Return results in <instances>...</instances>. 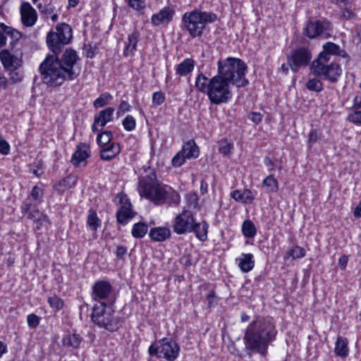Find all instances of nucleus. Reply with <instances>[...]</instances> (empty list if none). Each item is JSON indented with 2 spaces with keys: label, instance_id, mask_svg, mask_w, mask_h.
I'll use <instances>...</instances> for the list:
<instances>
[{
  "label": "nucleus",
  "instance_id": "obj_34",
  "mask_svg": "<svg viewBox=\"0 0 361 361\" xmlns=\"http://www.w3.org/2000/svg\"><path fill=\"white\" fill-rule=\"evenodd\" d=\"M262 185L270 192H276L279 190L278 180L271 174L263 180Z\"/></svg>",
  "mask_w": 361,
  "mask_h": 361
},
{
  "label": "nucleus",
  "instance_id": "obj_18",
  "mask_svg": "<svg viewBox=\"0 0 361 361\" xmlns=\"http://www.w3.org/2000/svg\"><path fill=\"white\" fill-rule=\"evenodd\" d=\"M112 292V286L105 281H97L92 287V298L95 301L105 300Z\"/></svg>",
  "mask_w": 361,
  "mask_h": 361
},
{
  "label": "nucleus",
  "instance_id": "obj_55",
  "mask_svg": "<svg viewBox=\"0 0 361 361\" xmlns=\"http://www.w3.org/2000/svg\"><path fill=\"white\" fill-rule=\"evenodd\" d=\"M76 181L77 180L75 176H68L59 183V185L71 188L75 185Z\"/></svg>",
  "mask_w": 361,
  "mask_h": 361
},
{
  "label": "nucleus",
  "instance_id": "obj_46",
  "mask_svg": "<svg viewBox=\"0 0 361 361\" xmlns=\"http://www.w3.org/2000/svg\"><path fill=\"white\" fill-rule=\"evenodd\" d=\"M40 218H38V220L35 223V230H41L45 229L47 230L48 227L50 224V222L48 219L47 215H39Z\"/></svg>",
  "mask_w": 361,
  "mask_h": 361
},
{
  "label": "nucleus",
  "instance_id": "obj_50",
  "mask_svg": "<svg viewBox=\"0 0 361 361\" xmlns=\"http://www.w3.org/2000/svg\"><path fill=\"white\" fill-rule=\"evenodd\" d=\"M165 101L164 93L159 91L155 92L152 94V104L154 106H159L162 104Z\"/></svg>",
  "mask_w": 361,
  "mask_h": 361
},
{
  "label": "nucleus",
  "instance_id": "obj_12",
  "mask_svg": "<svg viewBox=\"0 0 361 361\" xmlns=\"http://www.w3.org/2000/svg\"><path fill=\"white\" fill-rule=\"evenodd\" d=\"M312 59L310 51L306 48H299L294 50L288 56V65L291 70L296 73L300 68L307 66Z\"/></svg>",
  "mask_w": 361,
  "mask_h": 361
},
{
  "label": "nucleus",
  "instance_id": "obj_32",
  "mask_svg": "<svg viewBox=\"0 0 361 361\" xmlns=\"http://www.w3.org/2000/svg\"><path fill=\"white\" fill-rule=\"evenodd\" d=\"M241 230L243 235L247 238H253L257 234L256 226L250 219L243 221Z\"/></svg>",
  "mask_w": 361,
  "mask_h": 361
},
{
  "label": "nucleus",
  "instance_id": "obj_48",
  "mask_svg": "<svg viewBox=\"0 0 361 361\" xmlns=\"http://www.w3.org/2000/svg\"><path fill=\"white\" fill-rule=\"evenodd\" d=\"M188 159L180 151H179L172 159L171 163L174 167H180L183 165Z\"/></svg>",
  "mask_w": 361,
  "mask_h": 361
},
{
  "label": "nucleus",
  "instance_id": "obj_61",
  "mask_svg": "<svg viewBox=\"0 0 361 361\" xmlns=\"http://www.w3.org/2000/svg\"><path fill=\"white\" fill-rule=\"evenodd\" d=\"M353 108L361 110V94H357L353 99Z\"/></svg>",
  "mask_w": 361,
  "mask_h": 361
},
{
  "label": "nucleus",
  "instance_id": "obj_40",
  "mask_svg": "<svg viewBox=\"0 0 361 361\" xmlns=\"http://www.w3.org/2000/svg\"><path fill=\"white\" fill-rule=\"evenodd\" d=\"M306 87L310 91L319 92L323 90V84L319 78H313L308 80Z\"/></svg>",
  "mask_w": 361,
  "mask_h": 361
},
{
  "label": "nucleus",
  "instance_id": "obj_33",
  "mask_svg": "<svg viewBox=\"0 0 361 361\" xmlns=\"http://www.w3.org/2000/svg\"><path fill=\"white\" fill-rule=\"evenodd\" d=\"M82 341V338L80 335L76 334H68L63 338V344L65 346L78 348Z\"/></svg>",
  "mask_w": 361,
  "mask_h": 361
},
{
  "label": "nucleus",
  "instance_id": "obj_27",
  "mask_svg": "<svg viewBox=\"0 0 361 361\" xmlns=\"http://www.w3.org/2000/svg\"><path fill=\"white\" fill-rule=\"evenodd\" d=\"M231 197L235 201L243 203H251L255 200L252 192L249 189H245L243 191L235 190L231 192Z\"/></svg>",
  "mask_w": 361,
  "mask_h": 361
},
{
  "label": "nucleus",
  "instance_id": "obj_15",
  "mask_svg": "<svg viewBox=\"0 0 361 361\" xmlns=\"http://www.w3.org/2000/svg\"><path fill=\"white\" fill-rule=\"evenodd\" d=\"M114 113V108L107 107L95 114L94 123L92 126V132L94 133L100 132L106 123L112 121Z\"/></svg>",
  "mask_w": 361,
  "mask_h": 361
},
{
  "label": "nucleus",
  "instance_id": "obj_16",
  "mask_svg": "<svg viewBox=\"0 0 361 361\" xmlns=\"http://www.w3.org/2000/svg\"><path fill=\"white\" fill-rule=\"evenodd\" d=\"M160 342L161 345L159 353L169 361L175 360L178 357L180 351V348L176 342L166 338H162Z\"/></svg>",
  "mask_w": 361,
  "mask_h": 361
},
{
  "label": "nucleus",
  "instance_id": "obj_20",
  "mask_svg": "<svg viewBox=\"0 0 361 361\" xmlns=\"http://www.w3.org/2000/svg\"><path fill=\"white\" fill-rule=\"evenodd\" d=\"M0 60L4 67L10 71L18 69L22 63L21 59L11 54L8 49H3L0 51Z\"/></svg>",
  "mask_w": 361,
  "mask_h": 361
},
{
  "label": "nucleus",
  "instance_id": "obj_4",
  "mask_svg": "<svg viewBox=\"0 0 361 361\" xmlns=\"http://www.w3.org/2000/svg\"><path fill=\"white\" fill-rule=\"evenodd\" d=\"M217 64L216 75L224 80H226L237 87H245L249 83L248 80L245 78L247 67L243 60L228 57L224 60H219Z\"/></svg>",
  "mask_w": 361,
  "mask_h": 361
},
{
  "label": "nucleus",
  "instance_id": "obj_13",
  "mask_svg": "<svg viewBox=\"0 0 361 361\" xmlns=\"http://www.w3.org/2000/svg\"><path fill=\"white\" fill-rule=\"evenodd\" d=\"M329 27L330 23L325 20H310L304 29V34L310 39L318 37H327Z\"/></svg>",
  "mask_w": 361,
  "mask_h": 361
},
{
  "label": "nucleus",
  "instance_id": "obj_25",
  "mask_svg": "<svg viewBox=\"0 0 361 361\" xmlns=\"http://www.w3.org/2000/svg\"><path fill=\"white\" fill-rule=\"evenodd\" d=\"M195 61L191 59H185L181 63L176 66V75L185 77L190 75L195 68Z\"/></svg>",
  "mask_w": 361,
  "mask_h": 361
},
{
  "label": "nucleus",
  "instance_id": "obj_54",
  "mask_svg": "<svg viewBox=\"0 0 361 361\" xmlns=\"http://www.w3.org/2000/svg\"><path fill=\"white\" fill-rule=\"evenodd\" d=\"M130 109L131 106L127 101H121L118 106V110L116 113L117 116L119 117L120 116L124 114L126 112L129 111Z\"/></svg>",
  "mask_w": 361,
  "mask_h": 361
},
{
  "label": "nucleus",
  "instance_id": "obj_2",
  "mask_svg": "<svg viewBox=\"0 0 361 361\" xmlns=\"http://www.w3.org/2000/svg\"><path fill=\"white\" fill-rule=\"evenodd\" d=\"M137 191L140 195L157 205L168 204L178 205L180 196L171 186L164 184L157 178L155 172L149 171L147 174L139 178Z\"/></svg>",
  "mask_w": 361,
  "mask_h": 361
},
{
  "label": "nucleus",
  "instance_id": "obj_3",
  "mask_svg": "<svg viewBox=\"0 0 361 361\" xmlns=\"http://www.w3.org/2000/svg\"><path fill=\"white\" fill-rule=\"evenodd\" d=\"M231 83L216 75L209 79L203 73L197 75V89L207 95L211 103L219 105L228 103L233 97Z\"/></svg>",
  "mask_w": 361,
  "mask_h": 361
},
{
  "label": "nucleus",
  "instance_id": "obj_52",
  "mask_svg": "<svg viewBox=\"0 0 361 361\" xmlns=\"http://www.w3.org/2000/svg\"><path fill=\"white\" fill-rule=\"evenodd\" d=\"M320 138V134L316 130H312L308 135V147H311Z\"/></svg>",
  "mask_w": 361,
  "mask_h": 361
},
{
  "label": "nucleus",
  "instance_id": "obj_37",
  "mask_svg": "<svg viewBox=\"0 0 361 361\" xmlns=\"http://www.w3.org/2000/svg\"><path fill=\"white\" fill-rule=\"evenodd\" d=\"M112 99V96L109 92H104L96 99L93 102V106L94 108H102L107 104H109Z\"/></svg>",
  "mask_w": 361,
  "mask_h": 361
},
{
  "label": "nucleus",
  "instance_id": "obj_56",
  "mask_svg": "<svg viewBox=\"0 0 361 361\" xmlns=\"http://www.w3.org/2000/svg\"><path fill=\"white\" fill-rule=\"evenodd\" d=\"M248 118L251 120L252 122L258 124L262 121V115L258 112H252L249 114Z\"/></svg>",
  "mask_w": 361,
  "mask_h": 361
},
{
  "label": "nucleus",
  "instance_id": "obj_29",
  "mask_svg": "<svg viewBox=\"0 0 361 361\" xmlns=\"http://www.w3.org/2000/svg\"><path fill=\"white\" fill-rule=\"evenodd\" d=\"M149 235L152 240L161 242L165 240L170 236L171 231L167 228L157 227L152 228Z\"/></svg>",
  "mask_w": 361,
  "mask_h": 361
},
{
  "label": "nucleus",
  "instance_id": "obj_62",
  "mask_svg": "<svg viewBox=\"0 0 361 361\" xmlns=\"http://www.w3.org/2000/svg\"><path fill=\"white\" fill-rule=\"evenodd\" d=\"M216 295L215 291L214 290H212L209 294L207 296V300L208 301L209 307H212L214 303V299H215Z\"/></svg>",
  "mask_w": 361,
  "mask_h": 361
},
{
  "label": "nucleus",
  "instance_id": "obj_17",
  "mask_svg": "<svg viewBox=\"0 0 361 361\" xmlns=\"http://www.w3.org/2000/svg\"><path fill=\"white\" fill-rule=\"evenodd\" d=\"M20 20L25 27H32L37 20L36 10L28 2H23L20 8Z\"/></svg>",
  "mask_w": 361,
  "mask_h": 361
},
{
  "label": "nucleus",
  "instance_id": "obj_58",
  "mask_svg": "<svg viewBox=\"0 0 361 361\" xmlns=\"http://www.w3.org/2000/svg\"><path fill=\"white\" fill-rule=\"evenodd\" d=\"M42 192L41 189L37 186H34L32 188L31 192V196L34 200H37L40 196H42Z\"/></svg>",
  "mask_w": 361,
  "mask_h": 361
},
{
  "label": "nucleus",
  "instance_id": "obj_57",
  "mask_svg": "<svg viewBox=\"0 0 361 361\" xmlns=\"http://www.w3.org/2000/svg\"><path fill=\"white\" fill-rule=\"evenodd\" d=\"M23 75L20 72L11 71L10 73V80L13 83H18L22 80Z\"/></svg>",
  "mask_w": 361,
  "mask_h": 361
},
{
  "label": "nucleus",
  "instance_id": "obj_22",
  "mask_svg": "<svg viewBox=\"0 0 361 361\" xmlns=\"http://www.w3.org/2000/svg\"><path fill=\"white\" fill-rule=\"evenodd\" d=\"M90 156V149L88 145L81 142L77 146L75 152L72 155L71 163L75 166H79L80 164L85 162Z\"/></svg>",
  "mask_w": 361,
  "mask_h": 361
},
{
  "label": "nucleus",
  "instance_id": "obj_45",
  "mask_svg": "<svg viewBox=\"0 0 361 361\" xmlns=\"http://www.w3.org/2000/svg\"><path fill=\"white\" fill-rule=\"evenodd\" d=\"M233 148V144L228 142L226 140H222L219 142V151L224 155L230 154Z\"/></svg>",
  "mask_w": 361,
  "mask_h": 361
},
{
  "label": "nucleus",
  "instance_id": "obj_11",
  "mask_svg": "<svg viewBox=\"0 0 361 361\" xmlns=\"http://www.w3.org/2000/svg\"><path fill=\"white\" fill-rule=\"evenodd\" d=\"M195 226V218L190 210L183 209L173 222V231L179 235L191 233Z\"/></svg>",
  "mask_w": 361,
  "mask_h": 361
},
{
  "label": "nucleus",
  "instance_id": "obj_35",
  "mask_svg": "<svg viewBox=\"0 0 361 361\" xmlns=\"http://www.w3.org/2000/svg\"><path fill=\"white\" fill-rule=\"evenodd\" d=\"M147 231V225L145 223L139 222L133 225L131 233L134 238H142L146 235Z\"/></svg>",
  "mask_w": 361,
  "mask_h": 361
},
{
  "label": "nucleus",
  "instance_id": "obj_9",
  "mask_svg": "<svg viewBox=\"0 0 361 361\" xmlns=\"http://www.w3.org/2000/svg\"><path fill=\"white\" fill-rule=\"evenodd\" d=\"M72 38V30L69 25L61 23L56 27V31H50L47 35L49 49L57 55L62 47L68 44Z\"/></svg>",
  "mask_w": 361,
  "mask_h": 361
},
{
  "label": "nucleus",
  "instance_id": "obj_23",
  "mask_svg": "<svg viewBox=\"0 0 361 361\" xmlns=\"http://www.w3.org/2000/svg\"><path fill=\"white\" fill-rule=\"evenodd\" d=\"M121 152V147L118 142H111L101 148L99 152L100 159L104 161H111L117 157Z\"/></svg>",
  "mask_w": 361,
  "mask_h": 361
},
{
  "label": "nucleus",
  "instance_id": "obj_7",
  "mask_svg": "<svg viewBox=\"0 0 361 361\" xmlns=\"http://www.w3.org/2000/svg\"><path fill=\"white\" fill-rule=\"evenodd\" d=\"M114 313L111 305L98 301L93 307L91 317L94 323L99 327L114 332L121 326L120 318L114 316Z\"/></svg>",
  "mask_w": 361,
  "mask_h": 361
},
{
  "label": "nucleus",
  "instance_id": "obj_8",
  "mask_svg": "<svg viewBox=\"0 0 361 361\" xmlns=\"http://www.w3.org/2000/svg\"><path fill=\"white\" fill-rule=\"evenodd\" d=\"M325 54L319 55L310 66L311 71L316 76L328 80L332 82L338 80L342 69L336 59H330Z\"/></svg>",
  "mask_w": 361,
  "mask_h": 361
},
{
  "label": "nucleus",
  "instance_id": "obj_36",
  "mask_svg": "<svg viewBox=\"0 0 361 361\" xmlns=\"http://www.w3.org/2000/svg\"><path fill=\"white\" fill-rule=\"evenodd\" d=\"M113 138V134L111 131L105 130L98 134L97 142L99 147H103L107 145H110Z\"/></svg>",
  "mask_w": 361,
  "mask_h": 361
},
{
  "label": "nucleus",
  "instance_id": "obj_49",
  "mask_svg": "<svg viewBox=\"0 0 361 361\" xmlns=\"http://www.w3.org/2000/svg\"><path fill=\"white\" fill-rule=\"evenodd\" d=\"M187 204L189 208H195L198 205V196L195 192H190L185 197Z\"/></svg>",
  "mask_w": 361,
  "mask_h": 361
},
{
  "label": "nucleus",
  "instance_id": "obj_21",
  "mask_svg": "<svg viewBox=\"0 0 361 361\" xmlns=\"http://www.w3.org/2000/svg\"><path fill=\"white\" fill-rule=\"evenodd\" d=\"M326 54L330 59H336L337 60V56H341L345 59V61L348 62L350 57L346 53V51L341 47L331 42H327L323 45V51L319 55Z\"/></svg>",
  "mask_w": 361,
  "mask_h": 361
},
{
  "label": "nucleus",
  "instance_id": "obj_14",
  "mask_svg": "<svg viewBox=\"0 0 361 361\" xmlns=\"http://www.w3.org/2000/svg\"><path fill=\"white\" fill-rule=\"evenodd\" d=\"M117 198L121 207L116 213V219L119 224L126 225L134 216L132 205L126 195L118 194Z\"/></svg>",
  "mask_w": 361,
  "mask_h": 361
},
{
  "label": "nucleus",
  "instance_id": "obj_53",
  "mask_svg": "<svg viewBox=\"0 0 361 361\" xmlns=\"http://www.w3.org/2000/svg\"><path fill=\"white\" fill-rule=\"evenodd\" d=\"M11 149L10 145L4 140L0 135V154L7 155L9 154Z\"/></svg>",
  "mask_w": 361,
  "mask_h": 361
},
{
  "label": "nucleus",
  "instance_id": "obj_64",
  "mask_svg": "<svg viewBox=\"0 0 361 361\" xmlns=\"http://www.w3.org/2000/svg\"><path fill=\"white\" fill-rule=\"evenodd\" d=\"M342 16L345 19L349 20V19L353 18L355 16V15L350 9L345 8V9H343V11L342 12Z\"/></svg>",
  "mask_w": 361,
  "mask_h": 361
},
{
  "label": "nucleus",
  "instance_id": "obj_42",
  "mask_svg": "<svg viewBox=\"0 0 361 361\" xmlns=\"http://www.w3.org/2000/svg\"><path fill=\"white\" fill-rule=\"evenodd\" d=\"M128 6L135 11H142L146 8L145 0H125Z\"/></svg>",
  "mask_w": 361,
  "mask_h": 361
},
{
  "label": "nucleus",
  "instance_id": "obj_19",
  "mask_svg": "<svg viewBox=\"0 0 361 361\" xmlns=\"http://www.w3.org/2000/svg\"><path fill=\"white\" fill-rule=\"evenodd\" d=\"M175 15V10L171 6H165L158 13H154L151 17L152 23L158 26L161 24H169Z\"/></svg>",
  "mask_w": 361,
  "mask_h": 361
},
{
  "label": "nucleus",
  "instance_id": "obj_60",
  "mask_svg": "<svg viewBox=\"0 0 361 361\" xmlns=\"http://www.w3.org/2000/svg\"><path fill=\"white\" fill-rule=\"evenodd\" d=\"M8 85V81L6 77L4 75L0 73V91L1 90H5L7 88Z\"/></svg>",
  "mask_w": 361,
  "mask_h": 361
},
{
  "label": "nucleus",
  "instance_id": "obj_47",
  "mask_svg": "<svg viewBox=\"0 0 361 361\" xmlns=\"http://www.w3.org/2000/svg\"><path fill=\"white\" fill-rule=\"evenodd\" d=\"M348 120L356 126H361V110L355 109V111L348 114Z\"/></svg>",
  "mask_w": 361,
  "mask_h": 361
},
{
  "label": "nucleus",
  "instance_id": "obj_44",
  "mask_svg": "<svg viewBox=\"0 0 361 361\" xmlns=\"http://www.w3.org/2000/svg\"><path fill=\"white\" fill-rule=\"evenodd\" d=\"M123 128L127 131H133L136 127V121L131 115H128L122 121Z\"/></svg>",
  "mask_w": 361,
  "mask_h": 361
},
{
  "label": "nucleus",
  "instance_id": "obj_24",
  "mask_svg": "<svg viewBox=\"0 0 361 361\" xmlns=\"http://www.w3.org/2000/svg\"><path fill=\"white\" fill-rule=\"evenodd\" d=\"M235 261L241 271L244 273L249 272L255 267L254 256L251 253H243L235 259Z\"/></svg>",
  "mask_w": 361,
  "mask_h": 361
},
{
  "label": "nucleus",
  "instance_id": "obj_38",
  "mask_svg": "<svg viewBox=\"0 0 361 361\" xmlns=\"http://www.w3.org/2000/svg\"><path fill=\"white\" fill-rule=\"evenodd\" d=\"M306 252L304 248L295 245L290 249L287 253L286 257L285 258L291 257L293 259H296L299 258L304 257L305 256Z\"/></svg>",
  "mask_w": 361,
  "mask_h": 361
},
{
  "label": "nucleus",
  "instance_id": "obj_39",
  "mask_svg": "<svg viewBox=\"0 0 361 361\" xmlns=\"http://www.w3.org/2000/svg\"><path fill=\"white\" fill-rule=\"evenodd\" d=\"M87 225L93 230L97 231L98 227L100 226V221L97 216V213L92 210L90 209L88 212L87 216Z\"/></svg>",
  "mask_w": 361,
  "mask_h": 361
},
{
  "label": "nucleus",
  "instance_id": "obj_43",
  "mask_svg": "<svg viewBox=\"0 0 361 361\" xmlns=\"http://www.w3.org/2000/svg\"><path fill=\"white\" fill-rule=\"evenodd\" d=\"M48 303L54 312H59L63 307V301L60 298L54 295L48 298Z\"/></svg>",
  "mask_w": 361,
  "mask_h": 361
},
{
  "label": "nucleus",
  "instance_id": "obj_5",
  "mask_svg": "<svg viewBox=\"0 0 361 361\" xmlns=\"http://www.w3.org/2000/svg\"><path fill=\"white\" fill-rule=\"evenodd\" d=\"M216 20L217 16L214 13L199 9L185 12L181 18L183 26L192 38L201 37L207 25Z\"/></svg>",
  "mask_w": 361,
  "mask_h": 361
},
{
  "label": "nucleus",
  "instance_id": "obj_63",
  "mask_svg": "<svg viewBox=\"0 0 361 361\" xmlns=\"http://www.w3.org/2000/svg\"><path fill=\"white\" fill-rule=\"evenodd\" d=\"M39 215H44V214L40 213L38 210H35L30 212L28 218L33 220L34 223H35L38 220V218H40Z\"/></svg>",
  "mask_w": 361,
  "mask_h": 361
},
{
  "label": "nucleus",
  "instance_id": "obj_31",
  "mask_svg": "<svg viewBox=\"0 0 361 361\" xmlns=\"http://www.w3.org/2000/svg\"><path fill=\"white\" fill-rule=\"evenodd\" d=\"M348 341L345 338L339 336L338 337L334 353L335 354L341 357H345L348 355Z\"/></svg>",
  "mask_w": 361,
  "mask_h": 361
},
{
  "label": "nucleus",
  "instance_id": "obj_51",
  "mask_svg": "<svg viewBox=\"0 0 361 361\" xmlns=\"http://www.w3.org/2000/svg\"><path fill=\"white\" fill-rule=\"evenodd\" d=\"M40 319L35 314H30L27 316V322L29 327L35 329L39 324Z\"/></svg>",
  "mask_w": 361,
  "mask_h": 361
},
{
  "label": "nucleus",
  "instance_id": "obj_26",
  "mask_svg": "<svg viewBox=\"0 0 361 361\" xmlns=\"http://www.w3.org/2000/svg\"><path fill=\"white\" fill-rule=\"evenodd\" d=\"M139 33L137 31H134L133 33L128 36L127 41L125 42L123 49V56L126 57L133 56L136 51L137 44L139 39Z\"/></svg>",
  "mask_w": 361,
  "mask_h": 361
},
{
  "label": "nucleus",
  "instance_id": "obj_1",
  "mask_svg": "<svg viewBox=\"0 0 361 361\" xmlns=\"http://www.w3.org/2000/svg\"><path fill=\"white\" fill-rule=\"evenodd\" d=\"M277 331L271 319L257 317L246 328L243 336L245 347L252 353L265 355L270 342L276 338Z\"/></svg>",
  "mask_w": 361,
  "mask_h": 361
},
{
  "label": "nucleus",
  "instance_id": "obj_28",
  "mask_svg": "<svg viewBox=\"0 0 361 361\" xmlns=\"http://www.w3.org/2000/svg\"><path fill=\"white\" fill-rule=\"evenodd\" d=\"M180 152L188 159L197 158L200 152L197 145L193 140H189L185 143Z\"/></svg>",
  "mask_w": 361,
  "mask_h": 361
},
{
  "label": "nucleus",
  "instance_id": "obj_10",
  "mask_svg": "<svg viewBox=\"0 0 361 361\" xmlns=\"http://www.w3.org/2000/svg\"><path fill=\"white\" fill-rule=\"evenodd\" d=\"M80 61L77 52L72 49H66L61 58H58V62L67 75L68 80H73L80 75Z\"/></svg>",
  "mask_w": 361,
  "mask_h": 361
},
{
  "label": "nucleus",
  "instance_id": "obj_59",
  "mask_svg": "<svg viewBox=\"0 0 361 361\" xmlns=\"http://www.w3.org/2000/svg\"><path fill=\"white\" fill-rule=\"evenodd\" d=\"M54 6L51 4H48L44 5V8L42 10V13H44L47 16L51 15L54 13Z\"/></svg>",
  "mask_w": 361,
  "mask_h": 361
},
{
  "label": "nucleus",
  "instance_id": "obj_41",
  "mask_svg": "<svg viewBox=\"0 0 361 361\" xmlns=\"http://www.w3.org/2000/svg\"><path fill=\"white\" fill-rule=\"evenodd\" d=\"M0 28L4 33L10 36L14 40L17 41L20 39L22 36L21 32L3 23H0Z\"/></svg>",
  "mask_w": 361,
  "mask_h": 361
},
{
  "label": "nucleus",
  "instance_id": "obj_6",
  "mask_svg": "<svg viewBox=\"0 0 361 361\" xmlns=\"http://www.w3.org/2000/svg\"><path fill=\"white\" fill-rule=\"evenodd\" d=\"M39 72L43 82L48 86H61L68 76L58 62L56 56H49L39 66Z\"/></svg>",
  "mask_w": 361,
  "mask_h": 361
},
{
  "label": "nucleus",
  "instance_id": "obj_30",
  "mask_svg": "<svg viewBox=\"0 0 361 361\" xmlns=\"http://www.w3.org/2000/svg\"><path fill=\"white\" fill-rule=\"evenodd\" d=\"M208 228V224L204 221L198 223L195 221L194 228L192 232L195 234L197 239L204 242L207 239Z\"/></svg>",
  "mask_w": 361,
  "mask_h": 361
}]
</instances>
